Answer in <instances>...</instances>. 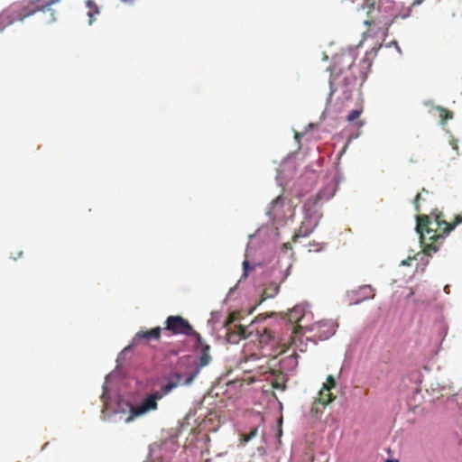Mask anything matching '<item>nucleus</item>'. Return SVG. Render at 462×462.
Segmentation results:
<instances>
[{"label":"nucleus","mask_w":462,"mask_h":462,"mask_svg":"<svg viewBox=\"0 0 462 462\" xmlns=\"http://www.w3.org/2000/svg\"><path fill=\"white\" fill-rule=\"evenodd\" d=\"M310 245L311 246H314V245H319V243H315V242H313L312 244L310 243Z\"/></svg>","instance_id":"nucleus-44"},{"label":"nucleus","mask_w":462,"mask_h":462,"mask_svg":"<svg viewBox=\"0 0 462 462\" xmlns=\"http://www.w3.org/2000/svg\"><path fill=\"white\" fill-rule=\"evenodd\" d=\"M395 48H396V51H397L398 52H400V53L402 52L401 48H400L398 45H396V46H395Z\"/></svg>","instance_id":"nucleus-41"},{"label":"nucleus","mask_w":462,"mask_h":462,"mask_svg":"<svg viewBox=\"0 0 462 462\" xmlns=\"http://www.w3.org/2000/svg\"><path fill=\"white\" fill-rule=\"evenodd\" d=\"M319 172L315 170H306L298 179L295 191L298 197H304L310 192L318 183Z\"/></svg>","instance_id":"nucleus-10"},{"label":"nucleus","mask_w":462,"mask_h":462,"mask_svg":"<svg viewBox=\"0 0 462 462\" xmlns=\"http://www.w3.org/2000/svg\"><path fill=\"white\" fill-rule=\"evenodd\" d=\"M421 3H422V0H419V1H417V2H414V3H413V5H420V4H421Z\"/></svg>","instance_id":"nucleus-42"},{"label":"nucleus","mask_w":462,"mask_h":462,"mask_svg":"<svg viewBox=\"0 0 462 462\" xmlns=\"http://www.w3.org/2000/svg\"><path fill=\"white\" fill-rule=\"evenodd\" d=\"M310 313L309 305L308 304H298L292 308V310L289 313V321L291 324H298L301 327V322L306 318V316Z\"/></svg>","instance_id":"nucleus-18"},{"label":"nucleus","mask_w":462,"mask_h":462,"mask_svg":"<svg viewBox=\"0 0 462 462\" xmlns=\"http://www.w3.org/2000/svg\"><path fill=\"white\" fill-rule=\"evenodd\" d=\"M187 375L188 374L184 370H181L180 367H177L170 371L167 374H163L158 378L160 390L153 392L162 399L179 385H189L190 383H186Z\"/></svg>","instance_id":"nucleus-7"},{"label":"nucleus","mask_w":462,"mask_h":462,"mask_svg":"<svg viewBox=\"0 0 462 462\" xmlns=\"http://www.w3.org/2000/svg\"><path fill=\"white\" fill-rule=\"evenodd\" d=\"M165 330L172 335L190 336L194 333V328L190 323L181 316H169L165 320Z\"/></svg>","instance_id":"nucleus-11"},{"label":"nucleus","mask_w":462,"mask_h":462,"mask_svg":"<svg viewBox=\"0 0 462 462\" xmlns=\"http://www.w3.org/2000/svg\"><path fill=\"white\" fill-rule=\"evenodd\" d=\"M99 8H96L95 10H90L88 13V16L89 17V25L92 24V18L98 14H99Z\"/></svg>","instance_id":"nucleus-28"},{"label":"nucleus","mask_w":462,"mask_h":462,"mask_svg":"<svg viewBox=\"0 0 462 462\" xmlns=\"http://www.w3.org/2000/svg\"><path fill=\"white\" fill-rule=\"evenodd\" d=\"M420 199H421V195H420V194H418V195L416 196L415 200H414L416 210H419V207H418V205H417V202H418Z\"/></svg>","instance_id":"nucleus-36"},{"label":"nucleus","mask_w":462,"mask_h":462,"mask_svg":"<svg viewBox=\"0 0 462 462\" xmlns=\"http://www.w3.org/2000/svg\"><path fill=\"white\" fill-rule=\"evenodd\" d=\"M257 343L251 340L242 352L241 364L260 363L255 366L262 374H270L273 385L277 390L284 391L289 376L293 374L298 366V355L292 354L279 358L275 352L279 347L278 338L267 328L258 330L255 335Z\"/></svg>","instance_id":"nucleus-1"},{"label":"nucleus","mask_w":462,"mask_h":462,"mask_svg":"<svg viewBox=\"0 0 462 462\" xmlns=\"http://www.w3.org/2000/svg\"><path fill=\"white\" fill-rule=\"evenodd\" d=\"M48 443H44L42 449H44L47 447Z\"/></svg>","instance_id":"nucleus-47"},{"label":"nucleus","mask_w":462,"mask_h":462,"mask_svg":"<svg viewBox=\"0 0 462 462\" xmlns=\"http://www.w3.org/2000/svg\"><path fill=\"white\" fill-rule=\"evenodd\" d=\"M256 433H257V429H254V430L251 431L249 436L245 439V442L250 441L256 435Z\"/></svg>","instance_id":"nucleus-32"},{"label":"nucleus","mask_w":462,"mask_h":462,"mask_svg":"<svg viewBox=\"0 0 462 462\" xmlns=\"http://www.w3.org/2000/svg\"><path fill=\"white\" fill-rule=\"evenodd\" d=\"M448 117H449V118H452V116H451V115H448ZM447 118H448V116H447L445 119H447Z\"/></svg>","instance_id":"nucleus-49"},{"label":"nucleus","mask_w":462,"mask_h":462,"mask_svg":"<svg viewBox=\"0 0 462 462\" xmlns=\"http://www.w3.org/2000/svg\"><path fill=\"white\" fill-rule=\"evenodd\" d=\"M122 2H127V0H121Z\"/></svg>","instance_id":"nucleus-50"},{"label":"nucleus","mask_w":462,"mask_h":462,"mask_svg":"<svg viewBox=\"0 0 462 462\" xmlns=\"http://www.w3.org/2000/svg\"><path fill=\"white\" fill-rule=\"evenodd\" d=\"M110 384V398H104L101 395V400L104 402V408L102 410V417L104 420L109 422H117L119 420H125V422H130L135 417L133 415L134 410V403L125 400L124 396Z\"/></svg>","instance_id":"nucleus-5"},{"label":"nucleus","mask_w":462,"mask_h":462,"mask_svg":"<svg viewBox=\"0 0 462 462\" xmlns=\"http://www.w3.org/2000/svg\"><path fill=\"white\" fill-rule=\"evenodd\" d=\"M221 318H222V311H219V310L212 311L210 314V319L208 321V324L210 326H214L220 321Z\"/></svg>","instance_id":"nucleus-23"},{"label":"nucleus","mask_w":462,"mask_h":462,"mask_svg":"<svg viewBox=\"0 0 462 462\" xmlns=\"http://www.w3.org/2000/svg\"><path fill=\"white\" fill-rule=\"evenodd\" d=\"M335 331L334 330H329L328 331V333L323 337V339H328V337H330L332 335H334Z\"/></svg>","instance_id":"nucleus-35"},{"label":"nucleus","mask_w":462,"mask_h":462,"mask_svg":"<svg viewBox=\"0 0 462 462\" xmlns=\"http://www.w3.org/2000/svg\"><path fill=\"white\" fill-rule=\"evenodd\" d=\"M210 346L209 345L203 346L202 349H199V356L192 359H188L185 362H181L185 365V372L188 374L186 376V383H191L196 376L199 374L202 367L208 365L211 361L209 356Z\"/></svg>","instance_id":"nucleus-9"},{"label":"nucleus","mask_w":462,"mask_h":462,"mask_svg":"<svg viewBox=\"0 0 462 462\" xmlns=\"http://www.w3.org/2000/svg\"><path fill=\"white\" fill-rule=\"evenodd\" d=\"M159 400H161L160 396H158L154 392L146 395L139 402L134 403V410L133 411V415L139 417L151 411L156 410L158 407L157 402Z\"/></svg>","instance_id":"nucleus-14"},{"label":"nucleus","mask_w":462,"mask_h":462,"mask_svg":"<svg viewBox=\"0 0 462 462\" xmlns=\"http://www.w3.org/2000/svg\"><path fill=\"white\" fill-rule=\"evenodd\" d=\"M236 286H237V284H236L234 287H232V288L228 291L226 297V298L224 299V300H223V303H226V300H227V299H228V297H229V296H231V294H233V293H234V291H236Z\"/></svg>","instance_id":"nucleus-31"},{"label":"nucleus","mask_w":462,"mask_h":462,"mask_svg":"<svg viewBox=\"0 0 462 462\" xmlns=\"http://www.w3.org/2000/svg\"><path fill=\"white\" fill-rule=\"evenodd\" d=\"M420 226H421L420 220L419 217H417V225H416L415 229H416V232L420 235V243H422L423 239H424V236L421 233Z\"/></svg>","instance_id":"nucleus-27"},{"label":"nucleus","mask_w":462,"mask_h":462,"mask_svg":"<svg viewBox=\"0 0 462 462\" xmlns=\"http://www.w3.org/2000/svg\"><path fill=\"white\" fill-rule=\"evenodd\" d=\"M459 396H460V395H459V393L452 394V395H451V397L449 398V402L456 401V402H457V403L458 405H462V402H459L457 401V398H458Z\"/></svg>","instance_id":"nucleus-33"},{"label":"nucleus","mask_w":462,"mask_h":462,"mask_svg":"<svg viewBox=\"0 0 462 462\" xmlns=\"http://www.w3.org/2000/svg\"><path fill=\"white\" fill-rule=\"evenodd\" d=\"M444 291H445L447 294H448V293H449V285H446V286L444 287Z\"/></svg>","instance_id":"nucleus-39"},{"label":"nucleus","mask_w":462,"mask_h":462,"mask_svg":"<svg viewBox=\"0 0 462 462\" xmlns=\"http://www.w3.org/2000/svg\"><path fill=\"white\" fill-rule=\"evenodd\" d=\"M357 12H365L367 19L365 25L383 26L385 30L396 18L405 19L410 16L411 7H404L402 1L394 0H359L355 3Z\"/></svg>","instance_id":"nucleus-3"},{"label":"nucleus","mask_w":462,"mask_h":462,"mask_svg":"<svg viewBox=\"0 0 462 462\" xmlns=\"http://www.w3.org/2000/svg\"><path fill=\"white\" fill-rule=\"evenodd\" d=\"M362 113L361 109H353L348 115H347V121L353 122L356 120Z\"/></svg>","instance_id":"nucleus-26"},{"label":"nucleus","mask_w":462,"mask_h":462,"mask_svg":"<svg viewBox=\"0 0 462 462\" xmlns=\"http://www.w3.org/2000/svg\"><path fill=\"white\" fill-rule=\"evenodd\" d=\"M10 21L5 20V16L0 17V32L4 31V27L8 24Z\"/></svg>","instance_id":"nucleus-30"},{"label":"nucleus","mask_w":462,"mask_h":462,"mask_svg":"<svg viewBox=\"0 0 462 462\" xmlns=\"http://www.w3.org/2000/svg\"><path fill=\"white\" fill-rule=\"evenodd\" d=\"M327 380L328 383L323 384L322 391L325 390L328 392L331 388L336 386V380L332 375H328Z\"/></svg>","instance_id":"nucleus-25"},{"label":"nucleus","mask_w":462,"mask_h":462,"mask_svg":"<svg viewBox=\"0 0 462 462\" xmlns=\"http://www.w3.org/2000/svg\"><path fill=\"white\" fill-rule=\"evenodd\" d=\"M391 44H393V46H396V45H398L396 41H393V42H391Z\"/></svg>","instance_id":"nucleus-43"},{"label":"nucleus","mask_w":462,"mask_h":462,"mask_svg":"<svg viewBox=\"0 0 462 462\" xmlns=\"http://www.w3.org/2000/svg\"><path fill=\"white\" fill-rule=\"evenodd\" d=\"M134 345L131 342L117 356L116 366L106 377L103 384L104 398H110V384L115 379H124L126 377V372L123 367V363L126 360L127 356L133 351Z\"/></svg>","instance_id":"nucleus-8"},{"label":"nucleus","mask_w":462,"mask_h":462,"mask_svg":"<svg viewBox=\"0 0 462 462\" xmlns=\"http://www.w3.org/2000/svg\"><path fill=\"white\" fill-rule=\"evenodd\" d=\"M59 1L60 0H29V4L32 5V7L24 6L22 13H19L15 6H10L9 8L3 10L0 13V17L3 18L5 15V20L10 21V23L4 27V30L7 26L13 24L14 22L21 21L25 17L32 15L37 11H43L47 7L58 3Z\"/></svg>","instance_id":"nucleus-6"},{"label":"nucleus","mask_w":462,"mask_h":462,"mask_svg":"<svg viewBox=\"0 0 462 462\" xmlns=\"http://www.w3.org/2000/svg\"><path fill=\"white\" fill-rule=\"evenodd\" d=\"M382 47V44L375 43L374 46L370 48L369 51H366L365 56L363 59V61H366L369 59V56H375L377 54L378 50Z\"/></svg>","instance_id":"nucleus-24"},{"label":"nucleus","mask_w":462,"mask_h":462,"mask_svg":"<svg viewBox=\"0 0 462 462\" xmlns=\"http://www.w3.org/2000/svg\"><path fill=\"white\" fill-rule=\"evenodd\" d=\"M161 333L162 328L160 327H155L148 331L140 330L134 335L131 342L135 346L143 340L146 342L150 339L158 340L161 337Z\"/></svg>","instance_id":"nucleus-19"},{"label":"nucleus","mask_w":462,"mask_h":462,"mask_svg":"<svg viewBox=\"0 0 462 462\" xmlns=\"http://www.w3.org/2000/svg\"><path fill=\"white\" fill-rule=\"evenodd\" d=\"M86 6L88 8H89L90 10H95L96 8H98V6L97 5V4L95 3L94 0H87Z\"/></svg>","instance_id":"nucleus-29"},{"label":"nucleus","mask_w":462,"mask_h":462,"mask_svg":"<svg viewBox=\"0 0 462 462\" xmlns=\"http://www.w3.org/2000/svg\"><path fill=\"white\" fill-rule=\"evenodd\" d=\"M321 249H322V248H319V249H316L315 251H316V252H319V251H321Z\"/></svg>","instance_id":"nucleus-48"},{"label":"nucleus","mask_w":462,"mask_h":462,"mask_svg":"<svg viewBox=\"0 0 462 462\" xmlns=\"http://www.w3.org/2000/svg\"><path fill=\"white\" fill-rule=\"evenodd\" d=\"M346 365H347V363H346V360L345 359V360H344V362H343V365H342V366H341V370H340V372H339V376L341 375V374L343 373V371L346 369Z\"/></svg>","instance_id":"nucleus-37"},{"label":"nucleus","mask_w":462,"mask_h":462,"mask_svg":"<svg viewBox=\"0 0 462 462\" xmlns=\"http://www.w3.org/2000/svg\"><path fill=\"white\" fill-rule=\"evenodd\" d=\"M294 153H289L284 157L277 170L276 181L279 186H283L293 177L295 170V166L291 162Z\"/></svg>","instance_id":"nucleus-13"},{"label":"nucleus","mask_w":462,"mask_h":462,"mask_svg":"<svg viewBox=\"0 0 462 462\" xmlns=\"http://www.w3.org/2000/svg\"><path fill=\"white\" fill-rule=\"evenodd\" d=\"M263 231V228H258L256 230V232L253 235H250L249 236V241L247 243V245H246V249H245V259L244 260L243 262V274H242V279H246L250 273V272L253 270L254 268V265H252L250 263V262L248 261V257L253 254V251H254L255 249L254 248L253 246V244H254V238L259 235L261 234Z\"/></svg>","instance_id":"nucleus-16"},{"label":"nucleus","mask_w":462,"mask_h":462,"mask_svg":"<svg viewBox=\"0 0 462 462\" xmlns=\"http://www.w3.org/2000/svg\"><path fill=\"white\" fill-rule=\"evenodd\" d=\"M374 296L375 289L370 284L361 285L357 289L346 292V298L350 305H358L365 300L374 299Z\"/></svg>","instance_id":"nucleus-12"},{"label":"nucleus","mask_w":462,"mask_h":462,"mask_svg":"<svg viewBox=\"0 0 462 462\" xmlns=\"http://www.w3.org/2000/svg\"><path fill=\"white\" fill-rule=\"evenodd\" d=\"M431 232H432V230H431V229L427 228V233H428V234H430V233H431Z\"/></svg>","instance_id":"nucleus-46"},{"label":"nucleus","mask_w":462,"mask_h":462,"mask_svg":"<svg viewBox=\"0 0 462 462\" xmlns=\"http://www.w3.org/2000/svg\"><path fill=\"white\" fill-rule=\"evenodd\" d=\"M189 337H192L194 338V346L196 349H202L203 346L207 345L204 343L202 337L200 334H199L197 331L194 330V333L191 334Z\"/></svg>","instance_id":"nucleus-22"},{"label":"nucleus","mask_w":462,"mask_h":462,"mask_svg":"<svg viewBox=\"0 0 462 462\" xmlns=\"http://www.w3.org/2000/svg\"><path fill=\"white\" fill-rule=\"evenodd\" d=\"M291 267V265L289 264L287 266L286 270L283 273H282V271L280 270L279 267H277L276 265H273L270 268V270L267 271V273H269L270 276L274 277L275 280H279V283L275 285V287L273 289V292L268 295L269 298H273L278 294L279 289H280V283L283 282L287 279V277L290 275Z\"/></svg>","instance_id":"nucleus-17"},{"label":"nucleus","mask_w":462,"mask_h":462,"mask_svg":"<svg viewBox=\"0 0 462 462\" xmlns=\"http://www.w3.org/2000/svg\"><path fill=\"white\" fill-rule=\"evenodd\" d=\"M436 326L438 327L439 337H441V341L444 340L446 336L448 335V326L442 320L439 319L436 322Z\"/></svg>","instance_id":"nucleus-21"},{"label":"nucleus","mask_w":462,"mask_h":462,"mask_svg":"<svg viewBox=\"0 0 462 462\" xmlns=\"http://www.w3.org/2000/svg\"><path fill=\"white\" fill-rule=\"evenodd\" d=\"M300 135H301V134H298V133H297V134H295V138H296V139H298Z\"/></svg>","instance_id":"nucleus-45"},{"label":"nucleus","mask_w":462,"mask_h":462,"mask_svg":"<svg viewBox=\"0 0 462 462\" xmlns=\"http://www.w3.org/2000/svg\"><path fill=\"white\" fill-rule=\"evenodd\" d=\"M356 56V48L349 47L347 52L333 57L332 64L328 68L330 71L329 94L322 116L329 114L331 110L339 113L344 103L352 98L357 79L351 71Z\"/></svg>","instance_id":"nucleus-2"},{"label":"nucleus","mask_w":462,"mask_h":462,"mask_svg":"<svg viewBox=\"0 0 462 462\" xmlns=\"http://www.w3.org/2000/svg\"><path fill=\"white\" fill-rule=\"evenodd\" d=\"M282 206H283V198L282 195H280L271 202L270 207L267 208L266 215L273 221H274V219L276 217V214L274 211L276 210V208H282Z\"/></svg>","instance_id":"nucleus-20"},{"label":"nucleus","mask_w":462,"mask_h":462,"mask_svg":"<svg viewBox=\"0 0 462 462\" xmlns=\"http://www.w3.org/2000/svg\"><path fill=\"white\" fill-rule=\"evenodd\" d=\"M252 332H248V329L243 326H236L229 328L226 331L225 337L229 344H238L242 339L247 338Z\"/></svg>","instance_id":"nucleus-15"},{"label":"nucleus","mask_w":462,"mask_h":462,"mask_svg":"<svg viewBox=\"0 0 462 462\" xmlns=\"http://www.w3.org/2000/svg\"><path fill=\"white\" fill-rule=\"evenodd\" d=\"M440 111H441L440 116H441L442 117H443V114H447V115H448V112H447L445 109L440 108Z\"/></svg>","instance_id":"nucleus-40"},{"label":"nucleus","mask_w":462,"mask_h":462,"mask_svg":"<svg viewBox=\"0 0 462 462\" xmlns=\"http://www.w3.org/2000/svg\"><path fill=\"white\" fill-rule=\"evenodd\" d=\"M384 462H399V460L395 458H387Z\"/></svg>","instance_id":"nucleus-38"},{"label":"nucleus","mask_w":462,"mask_h":462,"mask_svg":"<svg viewBox=\"0 0 462 462\" xmlns=\"http://www.w3.org/2000/svg\"><path fill=\"white\" fill-rule=\"evenodd\" d=\"M340 178V174L337 173L329 183L326 184L314 197L309 198L304 203L302 207L303 220L292 237L294 242L300 237H308L317 228L322 218V212L320 211L322 200H328L336 194Z\"/></svg>","instance_id":"nucleus-4"},{"label":"nucleus","mask_w":462,"mask_h":462,"mask_svg":"<svg viewBox=\"0 0 462 462\" xmlns=\"http://www.w3.org/2000/svg\"><path fill=\"white\" fill-rule=\"evenodd\" d=\"M364 40L366 41L368 38L373 39V35L370 31H366L363 33Z\"/></svg>","instance_id":"nucleus-34"}]
</instances>
